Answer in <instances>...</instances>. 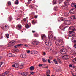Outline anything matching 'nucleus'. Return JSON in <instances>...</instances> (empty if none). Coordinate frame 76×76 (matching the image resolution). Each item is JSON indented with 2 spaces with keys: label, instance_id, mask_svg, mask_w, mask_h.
Instances as JSON below:
<instances>
[{
  "label": "nucleus",
  "instance_id": "f257e3e1",
  "mask_svg": "<svg viewBox=\"0 0 76 76\" xmlns=\"http://www.w3.org/2000/svg\"><path fill=\"white\" fill-rule=\"evenodd\" d=\"M63 43H64V41L63 39H58L56 41V44L57 45H61L63 44Z\"/></svg>",
  "mask_w": 76,
  "mask_h": 76
},
{
  "label": "nucleus",
  "instance_id": "f03ea898",
  "mask_svg": "<svg viewBox=\"0 0 76 76\" xmlns=\"http://www.w3.org/2000/svg\"><path fill=\"white\" fill-rule=\"evenodd\" d=\"M60 53L61 54V56H62V55H63V54L67 53V49H63L60 50Z\"/></svg>",
  "mask_w": 76,
  "mask_h": 76
},
{
  "label": "nucleus",
  "instance_id": "7ed1b4c3",
  "mask_svg": "<svg viewBox=\"0 0 76 76\" xmlns=\"http://www.w3.org/2000/svg\"><path fill=\"white\" fill-rule=\"evenodd\" d=\"M53 31H49L48 32V37L49 39H53V35L51 34V33H52Z\"/></svg>",
  "mask_w": 76,
  "mask_h": 76
},
{
  "label": "nucleus",
  "instance_id": "20e7f679",
  "mask_svg": "<svg viewBox=\"0 0 76 76\" xmlns=\"http://www.w3.org/2000/svg\"><path fill=\"white\" fill-rule=\"evenodd\" d=\"M3 26L4 27L2 28L3 29H5V30H7L9 29V26L7 24H4L3 25Z\"/></svg>",
  "mask_w": 76,
  "mask_h": 76
},
{
  "label": "nucleus",
  "instance_id": "39448f33",
  "mask_svg": "<svg viewBox=\"0 0 76 76\" xmlns=\"http://www.w3.org/2000/svg\"><path fill=\"white\" fill-rule=\"evenodd\" d=\"M15 44V41L12 40L9 43L8 45L9 47H12Z\"/></svg>",
  "mask_w": 76,
  "mask_h": 76
},
{
  "label": "nucleus",
  "instance_id": "423d86ee",
  "mask_svg": "<svg viewBox=\"0 0 76 76\" xmlns=\"http://www.w3.org/2000/svg\"><path fill=\"white\" fill-rule=\"evenodd\" d=\"M45 44H46L47 46H48L49 47H50V46H51V42L50 41H48V42L45 41Z\"/></svg>",
  "mask_w": 76,
  "mask_h": 76
},
{
  "label": "nucleus",
  "instance_id": "0eeeda50",
  "mask_svg": "<svg viewBox=\"0 0 76 76\" xmlns=\"http://www.w3.org/2000/svg\"><path fill=\"white\" fill-rule=\"evenodd\" d=\"M62 59H69L70 58V57L68 55H66L62 56Z\"/></svg>",
  "mask_w": 76,
  "mask_h": 76
},
{
  "label": "nucleus",
  "instance_id": "6e6552de",
  "mask_svg": "<svg viewBox=\"0 0 76 76\" xmlns=\"http://www.w3.org/2000/svg\"><path fill=\"white\" fill-rule=\"evenodd\" d=\"M64 23L66 25H70V20H65L64 22Z\"/></svg>",
  "mask_w": 76,
  "mask_h": 76
},
{
  "label": "nucleus",
  "instance_id": "1a4fd4ad",
  "mask_svg": "<svg viewBox=\"0 0 76 76\" xmlns=\"http://www.w3.org/2000/svg\"><path fill=\"white\" fill-rule=\"evenodd\" d=\"M38 43H39V42L36 40H34L32 42V44L33 45H38Z\"/></svg>",
  "mask_w": 76,
  "mask_h": 76
},
{
  "label": "nucleus",
  "instance_id": "9d476101",
  "mask_svg": "<svg viewBox=\"0 0 76 76\" xmlns=\"http://www.w3.org/2000/svg\"><path fill=\"white\" fill-rule=\"evenodd\" d=\"M70 53L71 54H72V55H73V56H74V57H75V56H76V52L74 51H71L70 52Z\"/></svg>",
  "mask_w": 76,
  "mask_h": 76
},
{
  "label": "nucleus",
  "instance_id": "9b49d317",
  "mask_svg": "<svg viewBox=\"0 0 76 76\" xmlns=\"http://www.w3.org/2000/svg\"><path fill=\"white\" fill-rule=\"evenodd\" d=\"M75 8H73L70 11V13L71 14H74L75 13Z\"/></svg>",
  "mask_w": 76,
  "mask_h": 76
},
{
  "label": "nucleus",
  "instance_id": "f8f14e48",
  "mask_svg": "<svg viewBox=\"0 0 76 76\" xmlns=\"http://www.w3.org/2000/svg\"><path fill=\"white\" fill-rule=\"evenodd\" d=\"M16 28L17 29H22V26L20 24H18Z\"/></svg>",
  "mask_w": 76,
  "mask_h": 76
},
{
  "label": "nucleus",
  "instance_id": "ddd939ff",
  "mask_svg": "<svg viewBox=\"0 0 76 76\" xmlns=\"http://www.w3.org/2000/svg\"><path fill=\"white\" fill-rule=\"evenodd\" d=\"M20 56L22 58H25L26 57V56L25 54H22L20 55Z\"/></svg>",
  "mask_w": 76,
  "mask_h": 76
},
{
  "label": "nucleus",
  "instance_id": "4468645a",
  "mask_svg": "<svg viewBox=\"0 0 76 76\" xmlns=\"http://www.w3.org/2000/svg\"><path fill=\"white\" fill-rule=\"evenodd\" d=\"M69 37H73V36H74V35H75L76 34L75 33L74 34H73L72 32H70V31H69Z\"/></svg>",
  "mask_w": 76,
  "mask_h": 76
},
{
  "label": "nucleus",
  "instance_id": "2eb2a0df",
  "mask_svg": "<svg viewBox=\"0 0 76 76\" xmlns=\"http://www.w3.org/2000/svg\"><path fill=\"white\" fill-rule=\"evenodd\" d=\"M41 38L42 40H43L44 39L46 38V36L45 34L41 35Z\"/></svg>",
  "mask_w": 76,
  "mask_h": 76
},
{
  "label": "nucleus",
  "instance_id": "dca6fc26",
  "mask_svg": "<svg viewBox=\"0 0 76 76\" xmlns=\"http://www.w3.org/2000/svg\"><path fill=\"white\" fill-rule=\"evenodd\" d=\"M8 73H9V72L8 71H6L4 73H2V76H6V75H7Z\"/></svg>",
  "mask_w": 76,
  "mask_h": 76
},
{
  "label": "nucleus",
  "instance_id": "f3484780",
  "mask_svg": "<svg viewBox=\"0 0 76 76\" xmlns=\"http://www.w3.org/2000/svg\"><path fill=\"white\" fill-rule=\"evenodd\" d=\"M31 25L30 24V25H29L28 24H26L25 26L26 28H30V27H31Z\"/></svg>",
  "mask_w": 76,
  "mask_h": 76
},
{
  "label": "nucleus",
  "instance_id": "a211bd4d",
  "mask_svg": "<svg viewBox=\"0 0 76 76\" xmlns=\"http://www.w3.org/2000/svg\"><path fill=\"white\" fill-rule=\"evenodd\" d=\"M71 19H76V15H74L71 17Z\"/></svg>",
  "mask_w": 76,
  "mask_h": 76
},
{
  "label": "nucleus",
  "instance_id": "6ab92c4d",
  "mask_svg": "<svg viewBox=\"0 0 76 76\" xmlns=\"http://www.w3.org/2000/svg\"><path fill=\"white\" fill-rule=\"evenodd\" d=\"M34 69L35 68H34V67L33 66H31L30 67V70H31V71H32V70H34Z\"/></svg>",
  "mask_w": 76,
  "mask_h": 76
},
{
  "label": "nucleus",
  "instance_id": "aec40b11",
  "mask_svg": "<svg viewBox=\"0 0 76 76\" xmlns=\"http://www.w3.org/2000/svg\"><path fill=\"white\" fill-rule=\"evenodd\" d=\"M62 7L63 9L64 10H66L67 9V6L66 5H63L62 6Z\"/></svg>",
  "mask_w": 76,
  "mask_h": 76
},
{
  "label": "nucleus",
  "instance_id": "412c9836",
  "mask_svg": "<svg viewBox=\"0 0 76 76\" xmlns=\"http://www.w3.org/2000/svg\"><path fill=\"white\" fill-rule=\"evenodd\" d=\"M74 31H76V29L75 28L72 29V30L71 31H69V32H72V33H74Z\"/></svg>",
  "mask_w": 76,
  "mask_h": 76
},
{
  "label": "nucleus",
  "instance_id": "4be33fe9",
  "mask_svg": "<svg viewBox=\"0 0 76 76\" xmlns=\"http://www.w3.org/2000/svg\"><path fill=\"white\" fill-rule=\"evenodd\" d=\"M53 61L55 63V64H58V63H57V60L56 59H55L53 60Z\"/></svg>",
  "mask_w": 76,
  "mask_h": 76
},
{
  "label": "nucleus",
  "instance_id": "5701e85b",
  "mask_svg": "<svg viewBox=\"0 0 76 76\" xmlns=\"http://www.w3.org/2000/svg\"><path fill=\"white\" fill-rule=\"evenodd\" d=\"M8 56L9 57H13V54L12 53H9L8 54Z\"/></svg>",
  "mask_w": 76,
  "mask_h": 76
},
{
  "label": "nucleus",
  "instance_id": "b1692460",
  "mask_svg": "<svg viewBox=\"0 0 76 76\" xmlns=\"http://www.w3.org/2000/svg\"><path fill=\"white\" fill-rule=\"evenodd\" d=\"M15 68H18L19 67V64L17 63L15 64Z\"/></svg>",
  "mask_w": 76,
  "mask_h": 76
},
{
  "label": "nucleus",
  "instance_id": "393cba45",
  "mask_svg": "<svg viewBox=\"0 0 76 76\" xmlns=\"http://www.w3.org/2000/svg\"><path fill=\"white\" fill-rule=\"evenodd\" d=\"M54 10L55 11L58 10V7H55L54 8Z\"/></svg>",
  "mask_w": 76,
  "mask_h": 76
},
{
  "label": "nucleus",
  "instance_id": "a878e982",
  "mask_svg": "<svg viewBox=\"0 0 76 76\" xmlns=\"http://www.w3.org/2000/svg\"><path fill=\"white\" fill-rule=\"evenodd\" d=\"M21 75H22V76H26L27 74L25 72H23L21 73Z\"/></svg>",
  "mask_w": 76,
  "mask_h": 76
},
{
  "label": "nucleus",
  "instance_id": "bb28decb",
  "mask_svg": "<svg viewBox=\"0 0 76 76\" xmlns=\"http://www.w3.org/2000/svg\"><path fill=\"white\" fill-rule=\"evenodd\" d=\"M19 3V1L18 0H16L15 1V3L16 4H18Z\"/></svg>",
  "mask_w": 76,
  "mask_h": 76
},
{
  "label": "nucleus",
  "instance_id": "cd10ccee",
  "mask_svg": "<svg viewBox=\"0 0 76 76\" xmlns=\"http://www.w3.org/2000/svg\"><path fill=\"white\" fill-rule=\"evenodd\" d=\"M50 73V71L48 69L46 71V74H49Z\"/></svg>",
  "mask_w": 76,
  "mask_h": 76
},
{
  "label": "nucleus",
  "instance_id": "c85d7f7f",
  "mask_svg": "<svg viewBox=\"0 0 76 76\" xmlns=\"http://www.w3.org/2000/svg\"><path fill=\"white\" fill-rule=\"evenodd\" d=\"M58 1L56 0H55L53 1V4H57Z\"/></svg>",
  "mask_w": 76,
  "mask_h": 76
},
{
  "label": "nucleus",
  "instance_id": "c756f323",
  "mask_svg": "<svg viewBox=\"0 0 76 76\" xmlns=\"http://www.w3.org/2000/svg\"><path fill=\"white\" fill-rule=\"evenodd\" d=\"M69 13L68 12H65V13H64V15L65 16H68V15H69Z\"/></svg>",
  "mask_w": 76,
  "mask_h": 76
},
{
  "label": "nucleus",
  "instance_id": "7c9ffc66",
  "mask_svg": "<svg viewBox=\"0 0 76 76\" xmlns=\"http://www.w3.org/2000/svg\"><path fill=\"white\" fill-rule=\"evenodd\" d=\"M23 65H20V66L19 68L20 69H23Z\"/></svg>",
  "mask_w": 76,
  "mask_h": 76
},
{
  "label": "nucleus",
  "instance_id": "2f4dec72",
  "mask_svg": "<svg viewBox=\"0 0 76 76\" xmlns=\"http://www.w3.org/2000/svg\"><path fill=\"white\" fill-rule=\"evenodd\" d=\"M75 5V4L74 3L71 4V6L72 7H73V6H74Z\"/></svg>",
  "mask_w": 76,
  "mask_h": 76
},
{
  "label": "nucleus",
  "instance_id": "473e14b6",
  "mask_svg": "<svg viewBox=\"0 0 76 76\" xmlns=\"http://www.w3.org/2000/svg\"><path fill=\"white\" fill-rule=\"evenodd\" d=\"M73 61L75 63H76V58H75L73 60Z\"/></svg>",
  "mask_w": 76,
  "mask_h": 76
},
{
  "label": "nucleus",
  "instance_id": "72a5a7b5",
  "mask_svg": "<svg viewBox=\"0 0 76 76\" xmlns=\"http://www.w3.org/2000/svg\"><path fill=\"white\" fill-rule=\"evenodd\" d=\"M6 37H7V38H9V34H6Z\"/></svg>",
  "mask_w": 76,
  "mask_h": 76
},
{
  "label": "nucleus",
  "instance_id": "f704fd0d",
  "mask_svg": "<svg viewBox=\"0 0 76 76\" xmlns=\"http://www.w3.org/2000/svg\"><path fill=\"white\" fill-rule=\"evenodd\" d=\"M29 7L30 9H33L34 8V6L32 5H30L29 6Z\"/></svg>",
  "mask_w": 76,
  "mask_h": 76
},
{
  "label": "nucleus",
  "instance_id": "c9c22d12",
  "mask_svg": "<svg viewBox=\"0 0 76 76\" xmlns=\"http://www.w3.org/2000/svg\"><path fill=\"white\" fill-rule=\"evenodd\" d=\"M32 23L33 25H35V21H34V20H33L32 21Z\"/></svg>",
  "mask_w": 76,
  "mask_h": 76
},
{
  "label": "nucleus",
  "instance_id": "e433bc0d",
  "mask_svg": "<svg viewBox=\"0 0 76 76\" xmlns=\"http://www.w3.org/2000/svg\"><path fill=\"white\" fill-rule=\"evenodd\" d=\"M42 60L43 61V62H47V61H46V60H45V59H44V58H43L42 59Z\"/></svg>",
  "mask_w": 76,
  "mask_h": 76
},
{
  "label": "nucleus",
  "instance_id": "4c0bfd02",
  "mask_svg": "<svg viewBox=\"0 0 76 76\" xmlns=\"http://www.w3.org/2000/svg\"><path fill=\"white\" fill-rule=\"evenodd\" d=\"M8 19L9 21H11V20H12V19H11V17H8Z\"/></svg>",
  "mask_w": 76,
  "mask_h": 76
},
{
  "label": "nucleus",
  "instance_id": "58836bf2",
  "mask_svg": "<svg viewBox=\"0 0 76 76\" xmlns=\"http://www.w3.org/2000/svg\"><path fill=\"white\" fill-rule=\"evenodd\" d=\"M61 21H64V19L63 18H61Z\"/></svg>",
  "mask_w": 76,
  "mask_h": 76
},
{
  "label": "nucleus",
  "instance_id": "ea45409f",
  "mask_svg": "<svg viewBox=\"0 0 76 76\" xmlns=\"http://www.w3.org/2000/svg\"><path fill=\"white\" fill-rule=\"evenodd\" d=\"M67 3H68V2H64V4H65V5H69V4H67Z\"/></svg>",
  "mask_w": 76,
  "mask_h": 76
},
{
  "label": "nucleus",
  "instance_id": "a19ab883",
  "mask_svg": "<svg viewBox=\"0 0 76 76\" xmlns=\"http://www.w3.org/2000/svg\"><path fill=\"white\" fill-rule=\"evenodd\" d=\"M3 63H4V62H0V66H1V65H2Z\"/></svg>",
  "mask_w": 76,
  "mask_h": 76
},
{
  "label": "nucleus",
  "instance_id": "79ce46f5",
  "mask_svg": "<svg viewBox=\"0 0 76 76\" xmlns=\"http://www.w3.org/2000/svg\"><path fill=\"white\" fill-rule=\"evenodd\" d=\"M58 61L60 63H61V61L59 59L57 58Z\"/></svg>",
  "mask_w": 76,
  "mask_h": 76
},
{
  "label": "nucleus",
  "instance_id": "37998d69",
  "mask_svg": "<svg viewBox=\"0 0 76 76\" xmlns=\"http://www.w3.org/2000/svg\"><path fill=\"white\" fill-rule=\"evenodd\" d=\"M37 53L38 52L37 51H34V53L35 54H37Z\"/></svg>",
  "mask_w": 76,
  "mask_h": 76
},
{
  "label": "nucleus",
  "instance_id": "c03bdc74",
  "mask_svg": "<svg viewBox=\"0 0 76 76\" xmlns=\"http://www.w3.org/2000/svg\"><path fill=\"white\" fill-rule=\"evenodd\" d=\"M8 5L9 6H10L11 5V2L9 1L8 2Z\"/></svg>",
  "mask_w": 76,
  "mask_h": 76
},
{
  "label": "nucleus",
  "instance_id": "a18cd8bd",
  "mask_svg": "<svg viewBox=\"0 0 76 76\" xmlns=\"http://www.w3.org/2000/svg\"><path fill=\"white\" fill-rule=\"evenodd\" d=\"M34 36L35 37H38V34H34Z\"/></svg>",
  "mask_w": 76,
  "mask_h": 76
},
{
  "label": "nucleus",
  "instance_id": "49530a36",
  "mask_svg": "<svg viewBox=\"0 0 76 76\" xmlns=\"http://www.w3.org/2000/svg\"><path fill=\"white\" fill-rule=\"evenodd\" d=\"M30 73H31V75H34V73H34V72H30Z\"/></svg>",
  "mask_w": 76,
  "mask_h": 76
},
{
  "label": "nucleus",
  "instance_id": "de8ad7c7",
  "mask_svg": "<svg viewBox=\"0 0 76 76\" xmlns=\"http://www.w3.org/2000/svg\"><path fill=\"white\" fill-rule=\"evenodd\" d=\"M21 45H22L21 44H18V45H17V46H18V47H20V46Z\"/></svg>",
  "mask_w": 76,
  "mask_h": 76
},
{
  "label": "nucleus",
  "instance_id": "09e8293b",
  "mask_svg": "<svg viewBox=\"0 0 76 76\" xmlns=\"http://www.w3.org/2000/svg\"><path fill=\"white\" fill-rule=\"evenodd\" d=\"M48 62L49 63H51V60H50V59H48Z\"/></svg>",
  "mask_w": 76,
  "mask_h": 76
},
{
  "label": "nucleus",
  "instance_id": "8fccbe9b",
  "mask_svg": "<svg viewBox=\"0 0 76 76\" xmlns=\"http://www.w3.org/2000/svg\"><path fill=\"white\" fill-rule=\"evenodd\" d=\"M59 3H61L62 2H63V0H59L58 1Z\"/></svg>",
  "mask_w": 76,
  "mask_h": 76
},
{
  "label": "nucleus",
  "instance_id": "3c124183",
  "mask_svg": "<svg viewBox=\"0 0 76 76\" xmlns=\"http://www.w3.org/2000/svg\"><path fill=\"white\" fill-rule=\"evenodd\" d=\"M49 58L50 60H52L53 59V57L51 56H50L49 57Z\"/></svg>",
  "mask_w": 76,
  "mask_h": 76
},
{
  "label": "nucleus",
  "instance_id": "603ef678",
  "mask_svg": "<svg viewBox=\"0 0 76 76\" xmlns=\"http://www.w3.org/2000/svg\"><path fill=\"white\" fill-rule=\"evenodd\" d=\"M45 65H46L45 64H43L42 66L43 67H44V68H45Z\"/></svg>",
  "mask_w": 76,
  "mask_h": 76
},
{
  "label": "nucleus",
  "instance_id": "864d4df0",
  "mask_svg": "<svg viewBox=\"0 0 76 76\" xmlns=\"http://www.w3.org/2000/svg\"><path fill=\"white\" fill-rule=\"evenodd\" d=\"M42 64H39V67H42Z\"/></svg>",
  "mask_w": 76,
  "mask_h": 76
},
{
  "label": "nucleus",
  "instance_id": "5fc2aeb1",
  "mask_svg": "<svg viewBox=\"0 0 76 76\" xmlns=\"http://www.w3.org/2000/svg\"><path fill=\"white\" fill-rule=\"evenodd\" d=\"M12 67H15V64L12 65Z\"/></svg>",
  "mask_w": 76,
  "mask_h": 76
},
{
  "label": "nucleus",
  "instance_id": "6e6d98bb",
  "mask_svg": "<svg viewBox=\"0 0 76 76\" xmlns=\"http://www.w3.org/2000/svg\"><path fill=\"white\" fill-rule=\"evenodd\" d=\"M66 28H67V26L65 27L63 29H62V31H64V29Z\"/></svg>",
  "mask_w": 76,
  "mask_h": 76
},
{
  "label": "nucleus",
  "instance_id": "4d7b16f0",
  "mask_svg": "<svg viewBox=\"0 0 76 76\" xmlns=\"http://www.w3.org/2000/svg\"><path fill=\"white\" fill-rule=\"evenodd\" d=\"M73 47H74V48H76V44H75L74 45Z\"/></svg>",
  "mask_w": 76,
  "mask_h": 76
},
{
  "label": "nucleus",
  "instance_id": "13d9d810",
  "mask_svg": "<svg viewBox=\"0 0 76 76\" xmlns=\"http://www.w3.org/2000/svg\"><path fill=\"white\" fill-rule=\"evenodd\" d=\"M23 21H24V22H25V21H26V18H24L23 20Z\"/></svg>",
  "mask_w": 76,
  "mask_h": 76
},
{
  "label": "nucleus",
  "instance_id": "bf43d9fd",
  "mask_svg": "<svg viewBox=\"0 0 76 76\" xmlns=\"http://www.w3.org/2000/svg\"><path fill=\"white\" fill-rule=\"evenodd\" d=\"M24 46H25V47H28V45H27L26 44Z\"/></svg>",
  "mask_w": 76,
  "mask_h": 76
},
{
  "label": "nucleus",
  "instance_id": "052dcab7",
  "mask_svg": "<svg viewBox=\"0 0 76 76\" xmlns=\"http://www.w3.org/2000/svg\"><path fill=\"white\" fill-rule=\"evenodd\" d=\"M34 18H35V19H37V18H38V16H37V15H35L34 17Z\"/></svg>",
  "mask_w": 76,
  "mask_h": 76
},
{
  "label": "nucleus",
  "instance_id": "680f3d73",
  "mask_svg": "<svg viewBox=\"0 0 76 76\" xmlns=\"http://www.w3.org/2000/svg\"><path fill=\"white\" fill-rule=\"evenodd\" d=\"M72 76H76V75H74V74L73 73H72Z\"/></svg>",
  "mask_w": 76,
  "mask_h": 76
},
{
  "label": "nucleus",
  "instance_id": "e2e57ef3",
  "mask_svg": "<svg viewBox=\"0 0 76 76\" xmlns=\"http://www.w3.org/2000/svg\"><path fill=\"white\" fill-rule=\"evenodd\" d=\"M32 32L33 33H35V31L33 30L32 31Z\"/></svg>",
  "mask_w": 76,
  "mask_h": 76
},
{
  "label": "nucleus",
  "instance_id": "0e129e2a",
  "mask_svg": "<svg viewBox=\"0 0 76 76\" xmlns=\"http://www.w3.org/2000/svg\"><path fill=\"white\" fill-rule=\"evenodd\" d=\"M14 47H15V48H18V45H17L15 46Z\"/></svg>",
  "mask_w": 76,
  "mask_h": 76
},
{
  "label": "nucleus",
  "instance_id": "69168bd1",
  "mask_svg": "<svg viewBox=\"0 0 76 76\" xmlns=\"http://www.w3.org/2000/svg\"><path fill=\"white\" fill-rule=\"evenodd\" d=\"M54 40H56V37H54Z\"/></svg>",
  "mask_w": 76,
  "mask_h": 76
},
{
  "label": "nucleus",
  "instance_id": "338daca9",
  "mask_svg": "<svg viewBox=\"0 0 76 76\" xmlns=\"http://www.w3.org/2000/svg\"><path fill=\"white\" fill-rule=\"evenodd\" d=\"M50 51H51V53H53V50H52V49H50Z\"/></svg>",
  "mask_w": 76,
  "mask_h": 76
},
{
  "label": "nucleus",
  "instance_id": "774afa93",
  "mask_svg": "<svg viewBox=\"0 0 76 76\" xmlns=\"http://www.w3.org/2000/svg\"><path fill=\"white\" fill-rule=\"evenodd\" d=\"M30 3H31V2L28 1V2L27 3L28 4H30Z\"/></svg>",
  "mask_w": 76,
  "mask_h": 76
}]
</instances>
